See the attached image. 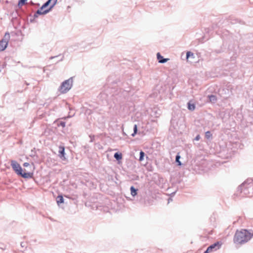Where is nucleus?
I'll return each instance as SVG.
<instances>
[{"label":"nucleus","mask_w":253,"mask_h":253,"mask_svg":"<svg viewBox=\"0 0 253 253\" xmlns=\"http://www.w3.org/2000/svg\"><path fill=\"white\" fill-rule=\"evenodd\" d=\"M253 237V230L242 229L237 230L234 237V242L236 244H243L250 241Z\"/></svg>","instance_id":"f257e3e1"},{"label":"nucleus","mask_w":253,"mask_h":253,"mask_svg":"<svg viewBox=\"0 0 253 253\" xmlns=\"http://www.w3.org/2000/svg\"><path fill=\"white\" fill-rule=\"evenodd\" d=\"M253 180L247 179L237 188L236 195L239 197L251 196V191L253 190Z\"/></svg>","instance_id":"f03ea898"},{"label":"nucleus","mask_w":253,"mask_h":253,"mask_svg":"<svg viewBox=\"0 0 253 253\" xmlns=\"http://www.w3.org/2000/svg\"><path fill=\"white\" fill-rule=\"evenodd\" d=\"M73 83V77L64 81L59 87V90L61 93H67L72 87Z\"/></svg>","instance_id":"7ed1b4c3"},{"label":"nucleus","mask_w":253,"mask_h":253,"mask_svg":"<svg viewBox=\"0 0 253 253\" xmlns=\"http://www.w3.org/2000/svg\"><path fill=\"white\" fill-rule=\"evenodd\" d=\"M9 39V34L6 33L3 39L0 41V51H3L6 48Z\"/></svg>","instance_id":"20e7f679"},{"label":"nucleus","mask_w":253,"mask_h":253,"mask_svg":"<svg viewBox=\"0 0 253 253\" xmlns=\"http://www.w3.org/2000/svg\"><path fill=\"white\" fill-rule=\"evenodd\" d=\"M11 166L17 175L21 173V171H22V168L16 161L12 160L11 161Z\"/></svg>","instance_id":"39448f33"},{"label":"nucleus","mask_w":253,"mask_h":253,"mask_svg":"<svg viewBox=\"0 0 253 253\" xmlns=\"http://www.w3.org/2000/svg\"><path fill=\"white\" fill-rule=\"evenodd\" d=\"M220 244L218 242H216L214 243L212 245H211L207 249L208 251H210V252H211L213 251H216L217 249H218L220 247Z\"/></svg>","instance_id":"423d86ee"},{"label":"nucleus","mask_w":253,"mask_h":253,"mask_svg":"<svg viewBox=\"0 0 253 253\" xmlns=\"http://www.w3.org/2000/svg\"><path fill=\"white\" fill-rule=\"evenodd\" d=\"M50 11V9H47L43 11H41V9H38L34 15V17L35 18H37L38 17L39 15H42V14H45L47 13Z\"/></svg>","instance_id":"0eeeda50"},{"label":"nucleus","mask_w":253,"mask_h":253,"mask_svg":"<svg viewBox=\"0 0 253 253\" xmlns=\"http://www.w3.org/2000/svg\"><path fill=\"white\" fill-rule=\"evenodd\" d=\"M18 175H20L21 176L25 178H31L33 177V173L32 172L23 173L22 171H21V173L19 174Z\"/></svg>","instance_id":"6e6552de"},{"label":"nucleus","mask_w":253,"mask_h":253,"mask_svg":"<svg viewBox=\"0 0 253 253\" xmlns=\"http://www.w3.org/2000/svg\"><path fill=\"white\" fill-rule=\"evenodd\" d=\"M157 57L159 62L161 63H165L169 60L168 58H164L159 52L157 54Z\"/></svg>","instance_id":"1a4fd4ad"},{"label":"nucleus","mask_w":253,"mask_h":253,"mask_svg":"<svg viewBox=\"0 0 253 253\" xmlns=\"http://www.w3.org/2000/svg\"><path fill=\"white\" fill-rule=\"evenodd\" d=\"M59 156L61 159H65V149L64 147L60 146L59 147Z\"/></svg>","instance_id":"9d476101"},{"label":"nucleus","mask_w":253,"mask_h":253,"mask_svg":"<svg viewBox=\"0 0 253 253\" xmlns=\"http://www.w3.org/2000/svg\"><path fill=\"white\" fill-rule=\"evenodd\" d=\"M209 101L211 103H215L217 100L216 97L214 95H210L208 96Z\"/></svg>","instance_id":"9b49d317"},{"label":"nucleus","mask_w":253,"mask_h":253,"mask_svg":"<svg viewBox=\"0 0 253 253\" xmlns=\"http://www.w3.org/2000/svg\"><path fill=\"white\" fill-rule=\"evenodd\" d=\"M131 195L132 196L134 197L137 195V189H135L133 186H131L130 188Z\"/></svg>","instance_id":"f8f14e48"},{"label":"nucleus","mask_w":253,"mask_h":253,"mask_svg":"<svg viewBox=\"0 0 253 253\" xmlns=\"http://www.w3.org/2000/svg\"><path fill=\"white\" fill-rule=\"evenodd\" d=\"M57 203L58 205L64 202L63 197L61 195H59L56 198Z\"/></svg>","instance_id":"ddd939ff"},{"label":"nucleus","mask_w":253,"mask_h":253,"mask_svg":"<svg viewBox=\"0 0 253 253\" xmlns=\"http://www.w3.org/2000/svg\"><path fill=\"white\" fill-rule=\"evenodd\" d=\"M188 109L190 111H194L195 109V105L194 104H191L190 102L188 103Z\"/></svg>","instance_id":"4468645a"},{"label":"nucleus","mask_w":253,"mask_h":253,"mask_svg":"<svg viewBox=\"0 0 253 253\" xmlns=\"http://www.w3.org/2000/svg\"><path fill=\"white\" fill-rule=\"evenodd\" d=\"M114 157L117 160L119 161L122 158V155L121 153H115Z\"/></svg>","instance_id":"2eb2a0df"},{"label":"nucleus","mask_w":253,"mask_h":253,"mask_svg":"<svg viewBox=\"0 0 253 253\" xmlns=\"http://www.w3.org/2000/svg\"><path fill=\"white\" fill-rule=\"evenodd\" d=\"M180 159V155H179V154H178L176 156V158H175V161L178 164V166H181V162L179 161V159Z\"/></svg>","instance_id":"dca6fc26"},{"label":"nucleus","mask_w":253,"mask_h":253,"mask_svg":"<svg viewBox=\"0 0 253 253\" xmlns=\"http://www.w3.org/2000/svg\"><path fill=\"white\" fill-rule=\"evenodd\" d=\"M205 137L207 139L211 138V137H212V134L211 133V131H208L206 132V133H205Z\"/></svg>","instance_id":"f3484780"},{"label":"nucleus","mask_w":253,"mask_h":253,"mask_svg":"<svg viewBox=\"0 0 253 253\" xmlns=\"http://www.w3.org/2000/svg\"><path fill=\"white\" fill-rule=\"evenodd\" d=\"M144 156H145L144 152H143L142 151H141L140 152V156H139V160L140 161H142L144 159Z\"/></svg>","instance_id":"a211bd4d"},{"label":"nucleus","mask_w":253,"mask_h":253,"mask_svg":"<svg viewBox=\"0 0 253 253\" xmlns=\"http://www.w3.org/2000/svg\"><path fill=\"white\" fill-rule=\"evenodd\" d=\"M137 131V126L136 125H134V127H133V133H132L131 136H134L136 134Z\"/></svg>","instance_id":"6ab92c4d"},{"label":"nucleus","mask_w":253,"mask_h":253,"mask_svg":"<svg viewBox=\"0 0 253 253\" xmlns=\"http://www.w3.org/2000/svg\"><path fill=\"white\" fill-rule=\"evenodd\" d=\"M27 0H19L18 3V6L20 7L25 4Z\"/></svg>","instance_id":"aec40b11"},{"label":"nucleus","mask_w":253,"mask_h":253,"mask_svg":"<svg viewBox=\"0 0 253 253\" xmlns=\"http://www.w3.org/2000/svg\"><path fill=\"white\" fill-rule=\"evenodd\" d=\"M57 0H54V1H51V4L49 8L48 9H50V10L53 7V6L56 4L57 2Z\"/></svg>","instance_id":"412c9836"},{"label":"nucleus","mask_w":253,"mask_h":253,"mask_svg":"<svg viewBox=\"0 0 253 253\" xmlns=\"http://www.w3.org/2000/svg\"><path fill=\"white\" fill-rule=\"evenodd\" d=\"M54 0H48L46 2H45L43 5V6L46 7L48 5L50 4L51 1H54Z\"/></svg>","instance_id":"4be33fe9"},{"label":"nucleus","mask_w":253,"mask_h":253,"mask_svg":"<svg viewBox=\"0 0 253 253\" xmlns=\"http://www.w3.org/2000/svg\"><path fill=\"white\" fill-rule=\"evenodd\" d=\"M66 123L65 122L61 121L60 123L58 124V126H61L63 127H64L65 126Z\"/></svg>","instance_id":"5701e85b"},{"label":"nucleus","mask_w":253,"mask_h":253,"mask_svg":"<svg viewBox=\"0 0 253 253\" xmlns=\"http://www.w3.org/2000/svg\"><path fill=\"white\" fill-rule=\"evenodd\" d=\"M190 56H193V53L190 51H188L186 53L187 58H188Z\"/></svg>","instance_id":"b1692460"},{"label":"nucleus","mask_w":253,"mask_h":253,"mask_svg":"<svg viewBox=\"0 0 253 253\" xmlns=\"http://www.w3.org/2000/svg\"><path fill=\"white\" fill-rule=\"evenodd\" d=\"M201 138L200 135L199 134L197 135L195 138L194 140L196 141H198Z\"/></svg>","instance_id":"393cba45"},{"label":"nucleus","mask_w":253,"mask_h":253,"mask_svg":"<svg viewBox=\"0 0 253 253\" xmlns=\"http://www.w3.org/2000/svg\"><path fill=\"white\" fill-rule=\"evenodd\" d=\"M20 245L22 248H24L26 246V244L24 242H21Z\"/></svg>","instance_id":"a878e982"},{"label":"nucleus","mask_w":253,"mask_h":253,"mask_svg":"<svg viewBox=\"0 0 253 253\" xmlns=\"http://www.w3.org/2000/svg\"><path fill=\"white\" fill-rule=\"evenodd\" d=\"M29 166V164L28 163H26H26H24L23 164V166H24V167H28Z\"/></svg>","instance_id":"bb28decb"},{"label":"nucleus","mask_w":253,"mask_h":253,"mask_svg":"<svg viewBox=\"0 0 253 253\" xmlns=\"http://www.w3.org/2000/svg\"><path fill=\"white\" fill-rule=\"evenodd\" d=\"M211 253V252H210V251H208V249H207V250L204 253Z\"/></svg>","instance_id":"cd10ccee"},{"label":"nucleus","mask_w":253,"mask_h":253,"mask_svg":"<svg viewBox=\"0 0 253 253\" xmlns=\"http://www.w3.org/2000/svg\"><path fill=\"white\" fill-rule=\"evenodd\" d=\"M56 57V56H51V57H50L49 58V59H53V58H55V57Z\"/></svg>","instance_id":"c85d7f7f"},{"label":"nucleus","mask_w":253,"mask_h":253,"mask_svg":"<svg viewBox=\"0 0 253 253\" xmlns=\"http://www.w3.org/2000/svg\"><path fill=\"white\" fill-rule=\"evenodd\" d=\"M45 7L43 6V5H42L41 7V9H43L44 8H45Z\"/></svg>","instance_id":"c756f323"},{"label":"nucleus","mask_w":253,"mask_h":253,"mask_svg":"<svg viewBox=\"0 0 253 253\" xmlns=\"http://www.w3.org/2000/svg\"><path fill=\"white\" fill-rule=\"evenodd\" d=\"M39 9H41V11H43V10H43L42 9H41V7Z\"/></svg>","instance_id":"7c9ffc66"},{"label":"nucleus","mask_w":253,"mask_h":253,"mask_svg":"<svg viewBox=\"0 0 253 253\" xmlns=\"http://www.w3.org/2000/svg\"><path fill=\"white\" fill-rule=\"evenodd\" d=\"M171 199H169V201H171Z\"/></svg>","instance_id":"2f4dec72"},{"label":"nucleus","mask_w":253,"mask_h":253,"mask_svg":"<svg viewBox=\"0 0 253 253\" xmlns=\"http://www.w3.org/2000/svg\"><path fill=\"white\" fill-rule=\"evenodd\" d=\"M171 199H169V201H171Z\"/></svg>","instance_id":"473e14b6"}]
</instances>
